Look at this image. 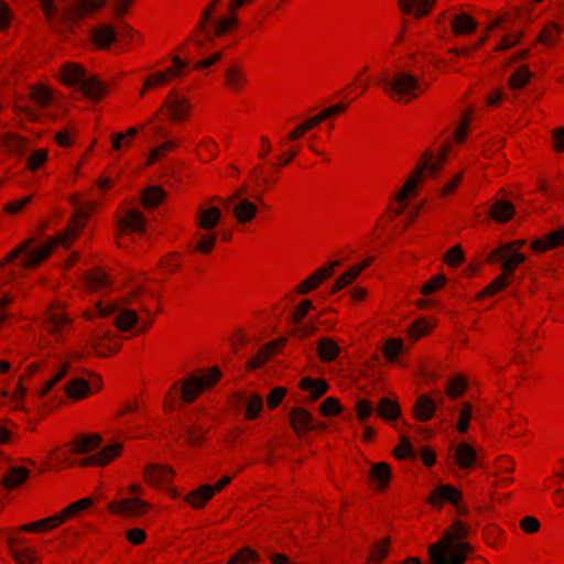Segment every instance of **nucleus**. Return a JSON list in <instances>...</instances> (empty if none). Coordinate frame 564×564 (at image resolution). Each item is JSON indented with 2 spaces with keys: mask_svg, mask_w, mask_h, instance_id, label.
Here are the masks:
<instances>
[{
  "mask_svg": "<svg viewBox=\"0 0 564 564\" xmlns=\"http://www.w3.org/2000/svg\"><path fill=\"white\" fill-rule=\"evenodd\" d=\"M148 300H152V294L142 286H138L117 301L96 302L94 310H87L83 316L90 321L96 316L107 317L116 313L113 324L118 330L129 332L135 326L137 333L142 334L153 324V317L147 304Z\"/></svg>",
  "mask_w": 564,
  "mask_h": 564,
  "instance_id": "f257e3e1",
  "label": "nucleus"
},
{
  "mask_svg": "<svg viewBox=\"0 0 564 564\" xmlns=\"http://www.w3.org/2000/svg\"><path fill=\"white\" fill-rule=\"evenodd\" d=\"M218 366L202 368L174 381L163 399L164 413H173L183 406L193 404L206 391L214 388L221 379Z\"/></svg>",
  "mask_w": 564,
  "mask_h": 564,
  "instance_id": "f03ea898",
  "label": "nucleus"
},
{
  "mask_svg": "<svg viewBox=\"0 0 564 564\" xmlns=\"http://www.w3.org/2000/svg\"><path fill=\"white\" fill-rule=\"evenodd\" d=\"M467 535L468 527L455 521L436 543L430 545V564H465L473 551L471 545L463 541Z\"/></svg>",
  "mask_w": 564,
  "mask_h": 564,
  "instance_id": "7ed1b4c3",
  "label": "nucleus"
},
{
  "mask_svg": "<svg viewBox=\"0 0 564 564\" xmlns=\"http://www.w3.org/2000/svg\"><path fill=\"white\" fill-rule=\"evenodd\" d=\"M433 158L432 149H425L421 154L419 162L406 181L394 195V205L390 206L382 215V219L393 220L395 217L403 214L409 206V202L416 197L420 187L424 181V173L426 172L429 162Z\"/></svg>",
  "mask_w": 564,
  "mask_h": 564,
  "instance_id": "20e7f679",
  "label": "nucleus"
},
{
  "mask_svg": "<svg viewBox=\"0 0 564 564\" xmlns=\"http://www.w3.org/2000/svg\"><path fill=\"white\" fill-rule=\"evenodd\" d=\"M429 89V85L420 77L403 70L395 72L391 79L384 83L383 91L399 104H411Z\"/></svg>",
  "mask_w": 564,
  "mask_h": 564,
  "instance_id": "39448f33",
  "label": "nucleus"
},
{
  "mask_svg": "<svg viewBox=\"0 0 564 564\" xmlns=\"http://www.w3.org/2000/svg\"><path fill=\"white\" fill-rule=\"evenodd\" d=\"M193 110L194 107L191 100L180 91L172 89L165 96L151 121L162 116L171 124H183L192 118Z\"/></svg>",
  "mask_w": 564,
  "mask_h": 564,
  "instance_id": "423d86ee",
  "label": "nucleus"
},
{
  "mask_svg": "<svg viewBox=\"0 0 564 564\" xmlns=\"http://www.w3.org/2000/svg\"><path fill=\"white\" fill-rule=\"evenodd\" d=\"M96 203L86 202L79 206H77L67 223L64 231L52 239L57 240V245L62 243L64 247L68 248L73 241L76 239L80 230L86 226L90 213L95 209Z\"/></svg>",
  "mask_w": 564,
  "mask_h": 564,
  "instance_id": "0eeeda50",
  "label": "nucleus"
},
{
  "mask_svg": "<svg viewBox=\"0 0 564 564\" xmlns=\"http://www.w3.org/2000/svg\"><path fill=\"white\" fill-rule=\"evenodd\" d=\"M105 1L106 0H65L61 22L70 28L80 20L93 15L98 9L104 7Z\"/></svg>",
  "mask_w": 564,
  "mask_h": 564,
  "instance_id": "6e6552de",
  "label": "nucleus"
},
{
  "mask_svg": "<svg viewBox=\"0 0 564 564\" xmlns=\"http://www.w3.org/2000/svg\"><path fill=\"white\" fill-rule=\"evenodd\" d=\"M346 109L347 106L343 102L324 108L318 113L312 116L292 129L286 135V140L293 142L301 139L305 133L319 126L323 121L340 116L346 111Z\"/></svg>",
  "mask_w": 564,
  "mask_h": 564,
  "instance_id": "1a4fd4ad",
  "label": "nucleus"
},
{
  "mask_svg": "<svg viewBox=\"0 0 564 564\" xmlns=\"http://www.w3.org/2000/svg\"><path fill=\"white\" fill-rule=\"evenodd\" d=\"M72 325L73 321L66 311V304L59 300L52 302L45 312V329L53 336H61Z\"/></svg>",
  "mask_w": 564,
  "mask_h": 564,
  "instance_id": "9d476101",
  "label": "nucleus"
},
{
  "mask_svg": "<svg viewBox=\"0 0 564 564\" xmlns=\"http://www.w3.org/2000/svg\"><path fill=\"white\" fill-rule=\"evenodd\" d=\"M340 264L339 260L330 261L312 272L306 279L295 286L297 295H306L318 289L324 282L334 274V269Z\"/></svg>",
  "mask_w": 564,
  "mask_h": 564,
  "instance_id": "9b49d317",
  "label": "nucleus"
},
{
  "mask_svg": "<svg viewBox=\"0 0 564 564\" xmlns=\"http://www.w3.org/2000/svg\"><path fill=\"white\" fill-rule=\"evenodd\" d=\"M340 264L339 260L330 261L312 272L306 279L295 286L297 295H306L318 289L324 282L334 274V269Z\"/></svg>",
  "mask_w": 564,
  "mask_h": 564,
  "instance_id": "f8f14e48",
  "label": "nucleus"
},
{
  "mask_svg": "<svg viewBox=\"0 0 564 564\" xmlns=\"http://www.w3.org/2000/svg\"><path fill=\"white\" fill-rule=\"evenodd\" d=\"M340 264L339 260L330 261L312 272L306 279L295 286L297 295H306L318 289L324 282L334 274V269Z\"/></svg>",
  "mask_w": 564,
  "mask_h": 564,
  "instance_id": "ddd939ff",
  "label": "nucleus"
},
{
  "mask_svg": "<svg viewBox=\"0 0 564 564\" xmlns=\"http://www.w3.org/2000/svg\"><path fill=\"white\" fill-rule=\"evenodd\" d=\"M102 389V380L100 377H94L91 380L75 378L69 380L65 386L67 398L73 401L86 399Z\"/></svg>",
  "mask_w": 564,
  "mask_h": 564,
  "instance_id": "4468645a",
  "label": "nucleus"
},
{
  "mask_svg": "<svg viewBox=\"0 0 564 564\" xmlns=\"http://www.w3.org/2000/svg\"><path fill=\"white\" fill-rule=\"evenodd\" d=\"M288 339L285 337L275 338L269 343L263 344L258 349L257 354L246 361L245 368L248 371H253L263 367L273 356L278 355L285 346Z\"/></svg>",
  "mask_w": 564,
  "mask_h": 564,
  "instance_id": "2eb2a0df",
  "label": "nucleus"
},
{
  "mask_svg": "<svg viewBox=\"0 0 564 564\" xmlns=\"http://www.w3.org/2000/svg\"><path fill=\"white\" fill-rule=\"evenodd\" d=\"M438 398H441V392L437 390L417 395L411 408L412 417L419 422L432 420L436 412V399Z\"/></svg>",
  "mask_w": 564,
  "mask_h": 564,
  "instance_id": "dca6fc26",
  "label": "nucleus"
},
{
  "mask_svg": "<svg viewBox=\"0 0 564 564\" xmlns=\"http://www.w3.org/2000/svg\"><path fill=\"white\" fill-rule=\"evenodd\" d=\"M221 209L209 203H202L197 206L194 223L197 229L203 231H214L221 221Z\"/></svg>",
  "mask_w": 564,
  "mask_h": 564,
  "instance_id": "f3484780",
  "label": "nucleus"
},
{
  "mask_svg": "<svg viewBox=\"0 0 564 564\" xmlns=\"http://www.w3.org/2000/svg\"><path fill=\"white\" fill-rule=\"evenodd\" d=\"M148 419L147 409L138 399H130L121 403L112 414V420L127 423Z\"/></svg>",
  "mask_w": 564,
  "mask_h": 564,
  "instance_id": "a211bd4d",
  "label": "nucleus"
},
{
  "mask_svg": "<svg viewBox=\"0 0 564 564\" xmlns=\"http://www.w3.org/2000/svg\"><path fill=\"white\" fill-rule=\"evenodd\" d=\"M249 86V79L243 66L230 64L224 73V87L236 95L242 94Z\"/></svg>",
  "mask_w": 564,
  "mask_h": 564,
  "instance_id": "6ab92c4d",
  "label": "nucleus"
},
{
  "mask_svg": "<svg viewBox=\"0 0 564 564\" xmlns=\"http://www.w3.org/2000/svg\"><path fill=\"white\" fill-rule=\"evenodd\" d=\"M230 481L231 478L229 476H225L215 485V487L210 485H204L187 495L186 501L194 508H202L205 502L214 496L215 491L221 490Z\"/></svg>",
  "mask_w": 564,
  "mask_h": 564,
  "instance_id": "aec40b11",
  "label": "nucleus"
},
{
  "mask_svg": "<svg viewBox=\"0 0 564 564\" xmlns=\"http://www.w3.org/2000/svg\"><path fill=\"white\" fill-rule=\"evenodd\" d=\"M436 0H398V8L402 14L413 15L414 19H423L432 12Z\"/></svg>",
  "mask_w": 564,
  "mask_h": 564,
  "instance_id": "412c9836",
  "label": "nucleus"
},
{
  "mask_svg": "<svg viewBox=\"0 0 564 564\" xmlns=\"http://www.w3.org/2000/svg\"><path fill=\"white\" fill-rule=\"evenodd\" d=\"M221 0H212L207 7L203 10L199 20L196 25V30L194 33V41L197 42V44H203L204 39L212 37L209 33V28L213 21V17L219 6Z\"/></svg>",
  "mask_w": 564,
  "mask_h": 564,
  "instance_id": "4be33fe9",
  "label": "nucleus"
},
{
  "mask_svg": "<svg viewBox=\"0 0 564 564\" xmlns=\"http://www.w3.org/2000/svg\"><path fill=\"white\" fill-rule=\"evenodd\" d=\"M109 508L113 513H119L126 517H138L149 510L150 505L138 498H130L111 502Z\"/></svg>",
  "mask_w": 564,
  "mask_h": 564,
  "instance_id": "5701e85b",
  "label": "nucleus"
},
{
  "mask_svg": "<svg viewBox=\"0 0 564 564\" xmlns=\"http://www.w3.org/2000/svg\"><path fill=\"white\" fill-rule=\"evenodd\" d=\"M462 494L452 486L441 485L438 486L430 497V502L440 508L445 501L453 503L457 507L458 512L463 514L465 510L459 507Z\"/></svg>",
  "mask_w": 564,
  "mask_h": 564,
  "instance_id": "b1692460",
  "label": "nucleus"
},
{
  "mask_svg": "<svg viewBox=\"0 0 564 564\" xmlns=\"http://www.w3.org/2000/svg\"><path fill=\"white\" fill-rule=\"evenodd\" d=\"M564 246V225L558 229L549 232L543 238L535 239L531 242V250L534 252H545Z\"/></svg>",
  "mask_w": 564,
  "mask_h": 564,
  "instance_id": "393cba45",
  "label": "nucleus"
},
{
  "mask_svg": "<svg viewBox=\"0 0 564 564\" xmlns=\"http://www.w3.org/2000/svg\"><path fill=\"white\" fill-rule=\"evenodd\" d=\"M57 246V240L50 238L43 245L36 247L31 250L29 253L24 256L22 259V267L24 268H34L42 263L45 259H47L54 248Z\"/></svg>",
  "mask_w": 564,
  "mask_h": 564,
  "instance_id": "a878e982",
  "label": "nucleus"
},
{
  "mask_svg": "<svg viewBox=\"0 0 564 564\" xmlns=\"http://www.w3.org/2000/svg\"><path fill=\"white\" fill-rule=\"evenodd\" d=\"M516 215V206L510 200L497 199L495 200L489 209L488 216L491 220L497 224H507Z\"/></svg>",
  "mask_w": 564,
  "mask_h": 564,
  "instance_id": "bb28decb",
  "label": "nucleus"
},
{
  "mask_svg": "<svg viewBox=\"0 0 564 564\" xmlns=\"http://www.w3.org/2000/svg\"><path fill=\"white\" fill-rule=\"evenodd\" d=\"M91 346L96 356L106 358L117 354L121 344L120 340L112 335L96 336L91 339Z\"/></svg>",
  "mask_w": 564,
  "mask_h": 564,
  "instance_id": "cd10ccee",
  "label": "nucleus"
},
{
  "mask_svg": "<svg viewBox=\"0 0 564 564\" xmlns=\"http://www.w3.org/2000/svg\"><path fill=\"white\" fill-rule=\"evenodd\" d=\"M375 411L378 419L389 422L398 421L402 413L398 400L387 397L379 399Z\"/></svg>",
  "mask_w": 564,
  "mask_h": 564,
  "instance_id": "c85d7f7f",
  "label": "nucleus"
},
{
  "mask_svg": "<svg viewBox=\"0 0 564 564\" xmlns=\"http://www.w3.org/2000/svg\"><path fill=\"white\" fill-rule=\"evenodd\" d=\"M340 347L332 337H321L316 341V354L318 359L324 364L335 361L340 355Z\"/></svg>",
  "mask_w": 564,
  "mask_h": 564,
  "instance_id": "c756f323",
  "label": "nucleus"
},
{
  "mask_svg": "<svg viewBox=\"0 0 564 564\" xmlns=\"http://www.w3.org/2000/svg\"><path fill=\"white\" fill-rule=\"evenodd\" d=\"M477 21L467 13L454 14L451 21V31L455 36H469L477 30Z\"/></svg>",
  "mask_w": 564,
  "mask_h": 564,
  "instance_id": "7c9ffc66",
  "label": "nucleus"
},
{
  "mask_svg": "<svg viewBox=\"0 0 564 564\" xmlns=\"http://www.w3.org/2000/svg\"><path fill=\"white\" fill-rule=\"evenodd\" d=\"M145 229V219L141 212L130 209L119 220L120 234L142 232Z\"/></svg>",
  "mask_w": 564,
  "mask_h": 564,
  "instance_id": "2f4dec72",
  "label": "nucleus"
},
{
  "mask_svg": "<svg viewBox=\"0 0 564 564\" xmlns=\"http://www.w3.org/2000/svg\"><path fill=\"white\" fill-rule=\"evenodd\" d=\"M259 206L256 202L249 199H240L232 207V216L240 225L251 223L258 213Z\"/></svg>",
  "mask_w": 564,
  "mask_h": 564,
  "instance_id": "473e14b6",
  "label": "nucleus"
},
{
  "mask_svg": "<svg viewBox=\"0 0 564 564\" xmlns=\"http://www.w3.org/2000/svg\"><path fill=\"white\" fill-rule=\"evenodd\" d=\"M194 240L191 252L207 256L214 251L217 236L214 231H198L194 235Z\"/></svg>",
  "mask_w": 564,
  "mask_h": 564,
  "instance_id": "72a5a7b5",
  "label": "nucleus"
},
{
  "mask_svg": "<svg viewBox=\"0 0 564 564\" xmlns=\"http://www.w3.org/2000/svg\"><path fill=\"white\" fill-rule=\"evenodd\" d=\"M100 434H80L70 443L72 452L75 454H85L96 449L101 444Z\"/></svg>",
  "mask_w": 564,
  "mask_h": 564,
  "instance_id": "f704fd0d",
  "label": "nucleus"
},
{
  "mask_svg": "<svg viewBox=\"0 0 564 564\" xmlns=\"http://www.w3.org/2000/svg\"><path fill=\"white\" fill-rule=\"evenodd\" d=\"M302 391L310 393L311 401L321 399L328 390V383L325 379H313L311 377L302 378L299 382Z\"/></svg>",
  "mask_w": 564,
  "mask_h": 564,
  "instance_id": "c9c22d12",
  "label": "nucleus"
},
{
  "mask_svg": "<svg viewBox=\"0 0 564 564\" xmlns=\"http://www.w3.org/2000/svg\"><path fill=\"white\" fill-rule=\"evenodd\" d=\"M454 457L459 467L464 469H468L477 463V452L466 442H460L455 447Z\"/></svg>",
  "mask_w": 564,
  "mask_h": 564,
  "instance_id": "e433bc0d",
  "label": "nucleus"
},
{
  "mask_svg": "<svg viewBox=\"0 0 564 564\" xmlns=\"http://www.w3.org/2000/svg\"><path fill=\"white\" fill-rule=\"evenodd\" d=\"M86 98L91 100H100L106 95V85L96 76L84 78L79 87Z\"/></svg>",
  "mask_w": 564,
  "mask_h": 564,
  "instance_id": "4c0bfd02",
  "label": "nucleus"
},
{
  "mask_svg": "<svg viewBox=\"0 0 564 564\" xmlns=\"http://www.w3.org/2000/svg\"><path fill=\"white\" fill-rule=\"evenodd\" d=\"M120 451H121V445L117 444V443H113V444L105 446L96 455L83 459L80 462V464L83 466H88V465H101V466H104V465L108 464L111 459H113L116 456H118Z\"/></svg>",
  "mask_w": 564,
  "mask_h": 564,
  "instance_id": "58836bf2",
  "label": "nucleus"
},
{
  "mask_svg": "<svg viewBox=\"0 0 564 564\" xmlns=\"http://www.w3.org/2000/svg\"><path fill=\"white\" fill-rule=\"evenodd\" d=\"M93 44L99 50L108 48L116 40L115 30L110 25H101L90 33Z\"/></svg>",
  "mask_w": 564,
  "mask_h": 564,
  "instance_id": "ea45409f",
  "label": "nucleus"
},
{
  "mask_svg": "<svg viewBox=\"0 0 564 564\" xmlns=\"http://www.w3.org/2000/svg\"><path fill=\"white\" fill-rule=\"evenodd\" d=\"M85 76V68L76 63H67L62 67L61 70V80L66 86H74L78 83L82 84Z\"/></svg>",
  "mask_w": 564,
  "mask_h": 564,
  "instance_id": "a19ab883",
  "label": "nucleus"
},
{
  "mask_svg": "<svg viewBox=\"0 0 564 564\" xmlns=\"http://www.w3.org/2000/svg\"><path fill=\"white\" fill-rule=\"evenodd\" d=\"M238 400H246V410H245V419L248 421H253L258 417V414L261 412L263 408V399L258 393H251L250 395H246L240 392L235 395Z\"/></svg>",
  "mask_w": 564,
  "mask_h": 564,
  "instance_id": "79ce46f5",
  "label": "nucleus"
},
{
  "mask_svg": "<svg viewBox=\"0 0 564 564\" xmlns=\"http://www.w3.org/2000/svg\"><path fill=\"white\" fill-rule=\"evenodd\" d=\"M173 476V470L167 466L151 464L145 467L144 477L151 485H161L170 480Z\"/></svg>",
  "mask_w": 564,
  "mask_h": 564,
  "instance_id": "37998d69",
  "label": "nucleus"
},
{
  "mask_svg": "<svg viewBox=\"0 0 564 564\" xmlns=\"http://www.w3.org/2000/svg\"><path fill=\"white\" fill-rule=\"evenodd\" d=\"M1 143L7 151L17 155L23 154L29 148L28 139L13 132L4 133Z\"/></svg>",
  "mask_w": 564,
  "mask_h": 564,
  "instance_id": "c03bdc74",
  "label": "nucleus"
},
{
  "mask_svg": "<svg viewBox=\"0 0 564 564\" xmlns=\"http://www.w3.org/2000/svg\"><path fill=\"white\" fill-rule=\"evenodd\" d=\"M110 284L108 274L101 269H93L85 275V285L89 291L98 292Z\"/></svg>",
  "mask_w": 564,
  "mask_h": 564,
  "instance_id": "a18cd8bd",
  "label": "nucleus"
},
{
  "mask_svg": "<svg viewBox=\"0 0 564 564\" xmlns=\"http://www.w3.org/2000/svg\"><path fill=\"white\" fill-rule=\"evenodd\" d=\"M238 28V15L237 13L228 12L227 15L220 17L214 24L213 36L221 37Z\"/></svg>",
  "mask_w": 564,
  "mask_h": 564,
  "instance_id": "49530a36",
  "label": "nucleus"
},
{
  "mask_svg": "<svg viewBox=\"0 0 564 564\" xmlns=\"http://www.w3.org/2000/svg\"><path fill=\"white\" fill-rule=\"evenodd\" d=\"M511 284V279L500 273L478 293V299L490 297L501 293Z\"/></svg>",
  "mask_w": 564,
  "mask_h": 564,
  "instance_id": "de8ad7c7",
  "label": "nucleus"
},
{
  "mask_svg": "<svg viewBox=\"0 0 564 564\" xmlns=\"http://www.w3.org/2000/svg\"><path fill=\"white\" fill-rule=\"evenodd\" d=\"M562 31L563 29L558 23L549 22L543 26L536 42L546 46L553 45L561 37Z\"/></svg>",
  "mask_w": 564,
  "mask_h": 564,
  "instance_id": "09e8293b",
  "label": "nucleus"
},
{
  "mask_svg": "<svg viewBox=\"0 0 564 564\" xmlns=\"http://www.w3.org/2000/svg\"><path fill=\"white\" fill-rule=\"evenodd\" d=\"M165 191L160 186H151L143 191L141 203L145 208H155L165 199Z\"/></svg>",
  "mask_w": 564,
  "mask_h": 564,
  "instance_id": "8fccbe9b",
  "label": "nucleus"
},
{
  "mask_svg": "<svg viewBox=\"0 0 564 564\" xmlns=\"http://www.w3.org/2000/svg\"><path fill=\"white\" fill-rule=\"evenodd\" d=\"M364 270L365 265H352L350 269L338 276L332 286L330 293L335 294L351 284Z\"/></svg>",
  "mask_w": 564,
  "mask_h": 564,
  "instance_id": "3c124183",
  "label": "nucleus"
},
{
  "mask_svg": "<svg viewBox=\"0 0 564 564\" xmlns=\"http://www.w3.org/2000/svg\"><path fill=\"white\" fill-rule=\"evenodd\" d=\"M138 133L137 128L131 127L126 132H118L111 134V149L113 151L127 150L131 147Z\"/></svg>",
  "mask_w": 564,
  "mask_h": 564,
  "instance_id": "603ef678",
  "label": "nucleus"
},
{
  "mask_svg": "<svg viewBox=\"0 0 564 564\" xmlns=\"http://www.w3.org/2000/svg\"><path fill=\"white\" fill-rule=\"evenodd\" d=\"M435 325L426 319V318H419L412 322L408 327V336L412 340H417L421 337H424L434 329Z\"/></svg>",
  "mask_w": 564,
  "mask_h": 564,
  "instance_id": "864d4df0",
  "label": "nucleus"
},
{
  "mask_svg": "<svg viewBox=\"0 0 564 564\" xmlns=\"http://www.w3.org/2000/svg\"><path fill=\"white\" fill-rule=\"evenodd\" d=\"M468 382L462 375L452 377L445 387V394L451 399H458L466 392Z\"/></svg>",
  "mask_w": 564,
  "mask_h": 564,
  "instance_id": "5fc2aeb1",
  "label": "nucleus"
},
{
  "mask_svg": "<svg viewBox=\"0 0 564 564\" xmlns=\"http://www.w3.org/2000/svg\"><path fill=\"white\" fill-rule=\"evenodd\" d=\"M30 99L42 109L48 108L53 99L52 90L43 85L33 86L30 90Z\"/></svg>",
  "mask_w": 564,
  "mask_h": 564,
  "instance_id": "6e6d98bb",
  "label": "nucleus"
},
{
  "mask_svg": "<svg viewBox=\"0 0 564 564\" xmlns=\"http://www.w3.org/2000/svg\"><path fill=\"white\" fill-rule=\"evenodd\" d=\"M29 474L30 471L26 468L13 466L3 478V486L8 489H13L23 484L28 479Z\"/></svg>",
  "mask_w": 564,
  "mask_h": 564,
  "instance_id": "4d7b16f0",
  "label": "nucleus"
},
{
  "mask_svg": "<svg viewBox=\"0 0 564 564\" xmlns=\"http://www.w3.org/2000/svg\"><path fill=\"white\" fill-rule=\"evenodd\" d=\"M170 83L163 70L152 73L144 79L139 96L144 97L149 90L158 89L167 86Z\"/></svg>",
  "mask_w": 564,
  "mask_h": 564,
  "instance_id": "13d9d810",
  "label": "nucleus"
},
{
  "mask_svg": "<svg viewBox=\"0 0 564 564\" xmlns=\"http://www.w3.org/2000/svg\"><path fill=\"white\" fill-rule=\"evenodd\" d=\"M403 350V340L400 338H389L383 343L382 355L387 362H394Z\"/></svg>",
  "mask_w": 564,
  "mask_h": 564,
  "instance_id": "bf43d9fd",
  "label": "nucleus"
},
{
  "mask_svg": "<svg viewBox=\"0 0 564 564\" xmlns=\"http://www.w3.org/2000/svg\"><path fill=\"white\" fill-rule=\"evenodd\" d=\"M531 77L532 73L529 67L527 65H522L510 75L508 86L510 89H521L529 83Z\"/></svg>",
  "mask_w": 564,
  "mask_h": 564,
  "instance_id": "052dcab7",
  "label": "nucleus"
},
{
  "mask_svg": "<svg viewBox=\"0 0 564 564\" xmlns=\"http://www.w3.org/2000/svg\"><path fill=\"white\" fill-rule=\"evenodd\" d=\"M62 523V518H58L57 514L45 518L32 523L23 524L20 527V531L22 532H37L42 530H48L55 528Z\"/></svg>",
  "mask_w": 564,
  "mask_h": 564,
  "instance_id": "680f3d73",
  "label": "nucleus"
},
{
  "mask_svg": "<svg viewBox=\"0 0 564 564\" xmlns=\"http://www.w3.org/2000/svg\"><path fill=\"white\" fill-rule=\"evenodd\" d=\"M217 143L213 139H204L196 147V155L203 162H210L217 154Z\"/></svg>",
  "mask_w": 564,
  "mask_h": 564,
  "instance_id": "e2e57ef3",
  "label": "nucleus"
},
{
  "mask_svg": "<svg viewBox=\"0 0 564 564\" xmlns=\"http://www.w3.org/2000/svg\"><path fill=\"white\" fill-rule=\"evenodd\" d=\"M178 148V143L174 140L163 142L162 144L154 148L147 160V165H152L161 159L165 158L170 152L175 151Z\"/></svg>",
  "mask_w": 564,
  "mask_h": 564,
  "instance_id": "0e129e2a",
  "label": "nucleus"
},
{
  "mask_svg": "<svg viewBox=\"0 0 564 564\" xmlns=\"http://www.w3.org/2000/svg\"><path fill=\"white\" fill-rule=\"evenodd\" d=\"M259 554L248 546H245L230 556L227 564H258Z\"/></svg>",
  "mask_w": 564,
  "mask_h": 564,
  "instance_id": "69168bd1",
  "label": "nucleus"
},
{
  "mask_svg": "<svg viewBox=\"0 0 564 564\" xmlns=\"http://www.w3.org/2000/svg\"><path fill=\"white\" fill-rule=\"evenodd\" d=\"M391 476L390 467L386 463H378L372 466L371 478L377 482L380 489H383L389 484Z\"/></svg>",
  "mask_w": 564,
  "mask_h": 564,
  "instance_id": "338daca9",
  "label": "nucleus"
},
{
  "mask_svg": "<svg viewBox=\"0 0 564 564\" xmlns=\"http://www.w3.org/2000/svg\"><path fill=\"white\" fill-rule=\"evenodd\" d=\"M465 252L460 245H455L443 254V262L449 268H457L465 262Z\"/></svg>",
  "mask_w": 564,
  "mask_h": 564,
  "instance_id": "774afa93",
  "label": "nucleus"
}]
</instances>
